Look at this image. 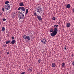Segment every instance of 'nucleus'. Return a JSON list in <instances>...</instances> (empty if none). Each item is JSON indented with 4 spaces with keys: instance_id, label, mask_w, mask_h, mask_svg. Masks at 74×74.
Segmentation results:
<instances>
[{
    "instance_id": "a878e982",
    "label": "nucleus",
    "mask_w": 74,
    "mask_h": 74,
    "mask_svg": "<svg viewBox=\"0 0 74 74\" xmlns=\"http://www.w3.org/2000/svg\"><path fill=\"white\" fill-rule=\"evenodd\" d=\"M21 7H19L18 9V10H21Z\"/></svg>"
},
{
    "instance_id": "2f4dec72",
    "label": "nucleus",
    "mask_w": 74,
    "mask_h": 74,
    "mask_svg": "<svg viewBox=\"0 0 74 74\" xmlns=\"http://www.w3.org/2000/svg\"><path fill=\"white\" fill-rule=\"evenodd\" d=\"M29 70H30V72H31L32 71V69H29Z\"/></svg>"
},
{
    "instance_id": "4be33fe9",
    "label": "nucleus",
    "mask_w": 74,
    "mask_h": 74,
    "mask_svg": "<svg viewBox=\"0 0 74 74\" xmlns=\"http://www.w3.org/2000/svg\"><path fill=\"white\" fill-rule=\"evenodd\" d=\"M3 14L2 13L0 12V16H2Z\"/></svg>"
},
{
    "instance_id": "cd10ccee",
    "label": "nucleus",
    "mask_w": 74,
    "mask_h": 74,
    "mask_svg": "<svg viewBox=\"0 0 74 74\" xmlns=\"http://www.w3.org/2000/svg\"><path fill=\"white\" fill-rule=\"evenodd\" d=\"M2 11L3 12H4V8H2Z\"/></svg>"
},
{
    "instance_id": "e433bc0d",
    "label": "nucleus",
    "mask_w": 74,
    "mask_h": 74,
    "mask_svg": "<svg viewBox=\"0 0 74 74\" xmlns=\"http://www.w3.org/2000/svg\"><path fill=\"white\" fill-rule=\"evenodd\" d=\"M7 54H9V52L8 51L7 52Z\"/></svg>"
},
{
    "instance_id": "f257e3e1",
    "label": "nucleus",
    "mask_w": 74,
    "mask_h": 74,
    "mask_svg": "<svg viewBox=\"0 0 74 74\" xmlns=\"http://www.w3.org/2000/svg\"><path fill=\"white\" fill-rule=\"evenodd\" d=\"M54 31L53 32L50 34V35L51 37H54V36H56V34H57V30H58L57 28L58 27V25H54Z\"/></svg>"
},
{
    "instance_id": "ddd939ff",
    "label": "nucleus",
    "mask_w": 74,
    "mask_h": 74,
    "mask_svg": "<svg viewBox=\"0 0 74 74\" xmlns=\"http://www.w3.org/2000/svg\"><path fill=\"white\" fill-rule=\"evenodd\" d=\"M71 25L70 23H68L66 24V26L67 27H70Z\"/></svg>"
},
{
    "instance_id": "9b49d317",
    "label": "nucleus",
    "mask_w": 74,
    "mask_h": 74,
    "mask_svg": "<svg viewBox=\"0 0 74 74\" xmlns=\"http://www.w3.org/2000/svg\"><path fill=\"white\" fill-rule=\"evenodd\" d=\"M52 66L53 67H55L56 66V64L54 63H52Z\"/></svg>"
},
{
    "instance_id": "72a5a7b5",
    "label": "nucleus",
    "mask_w": 74,
    "mask_h": 74,
    "mask_svg": "<svg viewBox=\"0 0 74 74\" xmlns=\"http://www.w3.org/2000/svg\"><path fill=\"white\" fill-rule=\"evenodd\" d=\"M71 56H72V58H73V56H74V55L72 54Z\"/></svg>"
},
{
    "instance_id": "5701e85b",
    "label": "nucleus",
    "mask_w": 74,
    "mask_h": 74,
    "mask_svg": "<svg viewBox=\"0 0 74 74\" xmlns=\"http://www.w3.org/2000/svg\"><path fill=\"white\" fill-rule=\"evenodd\" d=\"M34 14L35 16H37V14H36V12H35V13H34Z\"/></svg>"
},
{
    "instance_id": "f704fd0d",
    "label": "nucleus",
    "mask_w": 74,
    "mask_h": 74,
    "mask_svg": "<svg viewBox=\"0 0 74 74\" xmlns=\"http://www.w3.org/2000/svg\"><path fill=\"white\" fill-rule=\"evenodd\" d=\"M72 11L73 12H74V8H73L72 10Z\"/></svg>"
},
{
    "instance_id": "bb28decb",
    "label": "nucleus",
    "mask_w": 74,
    "mask_h": 74,
    "mask_svg": "<svg viewBox=\"0 0 74 74\" xmlns=\"http://www.w3.org/2000/svg\"><path fill=\"white\" fill-rule=\"evenodd\" d=\"M25 74V72H22L21 73V74Z\"/></svg>"
},
{
    "instance_id": "9d476101",
    "label": "nucleus",
    "mask_w": 74,
    "mask_h": 74,
    "mask_svg": "<svg viewBox=\"0 0 74 74\" xmlns=\"http://www.w3.org/2000/svg\"><path fill=\"white\" fill-rule=\"evenodd\" d=\"M16 14H17L16 12H14L12 13V15H13V16H15V15Z\"/></svg>"
},
{
    "instance_id": "f3484780",
    "label": "nucleus",
    "mask_w": 74,
    "mask_h": 74,
    "mask_svg": "<svg viewBox=\"0 0 74 74\" xmlns=\"http://www.w3.org/2000/svg\"><path fill=\"white\" fill-rule=\"evenodd\" d=\"M23 38L24 39H26L27 38V36H26V35H25L24 36H23Z\"/></svg>"
},
{
    "instance_id": "c9c22d12",
    "label": "nucleus",
    "mask_w": 74,
    "mask_h": 74,
    "mask_svg": "<svg viewBox=\"0 0 74 74\" xmlns=\"http://www.w3.org/2000/svg\"><path fill=\"white\" fill-rule=\"evenodd\" d=\"M67 49V48H66V47H64V49Z\"/></svg>"
},
{
    "instance_id": "1a4fd4ad",
    "label": "nucleus",
    "mask_w": 74,
    "mask_h": 74,
    "mask_svg": "<svg viewBox=\"0 0 74 74\" xmlns=\"http://www.w3.org/2000/svg\"><path fill=\"white\" fill-rule=\"evenodd\" d=\"M26 39L28 41H30V37L29 36H27Z\"/></svg>"
},
{
    "instance_id": "a19ab883",
    "label": "nucleus",
    "mask_w": 74,
    "mask_h": 74,
    "mask_svg": "<svg viewBox=\"0 0 74 74\" xmlns=\"http://www.w3.org/2000/svg\"><path fill=\"white\" fill-rule=\"evenodd\" d=\"M39 12H41V11H39Z\"/></svg>"
},
{
    "instance_id": "b1692460",
    "label": "nucleus",
    "mask_w": 74,
    "mask_h": 74,
    "mask_svg": "<svg viewBox=\"0 0 74 74\" xmlns=\"http://www.w3.org/2000/svg\"><path fill=\"white\" fill-rule=\"evenodd\" d=\"M37 12H39V14H41L42 13V12H39V10H38Z\"/></svg>"
},
{
    "instance_id": "412c9836",
    "label": "nucleus",
    "mask_w": 74,
    "mask_h": 74,
    "mask_svg": "<svg viewBox=\"0 0 74 74\" xmlns=\"http://www.w3.org/2000/svg\"><path fill=\"white\" fill-rule=\"evenodd\" d=\"M8 3H9V1H6L5 2V4H8Z\"/></svg>"
},
{
    "instance_id": "f03ea898",
    "label": "nucleus",
    "mask_w": 74,
    "mask_h": 74,
    "mask_svg": "<svg viewBox=\"0 0 74 74\" xmlns=\"http://www.w3.org/2000/svg\"><path fill=\"white\" fill-rule=\"evenodd\" d=\"M18 16L19 19H25V15L22 13L19 14Z\"/></svg>"
},
{
    "instance_id": "4468645a",
    "label": "nucleus",
    "mask_w": 74,
    "mask_h": 74,
    "mask_svg": "<svg viewBox=\"0 0 74 74\" xmlns=\"http://www.w3.org/2000/svg\"><path fill=\"white\" fill-rule=\"evenodd\" d=\"M41 9L42 10V9H41L40 7H38L36 8L37 10H40Z\"/></svg>"
},
{
    "instance_id": "2eb2a0df",
    "label": "nucleus",
    "mask_w": 74,
    "mask_h": 74,
    "mask_svg": "<svg viewBox=\"0 0 74 74\" xmlns=\"http://www.w3.org/2000/svg\"><path fill=\"white\" fill-rule=\"evenodd\" d=\"M11 40H8L5 42V43L6 44H9L10 42H11Z\"/></svg>"
},
{
    "instance_id": "a211bd4d",
    "label": "nucleus",
    "mask_w": 74,
    "mask_h": 74,
    "mask_svg": "<svg viewBox=\"0 0 74 74\" xmlns=\"http://www.w3.org/2000/svg\"><path fill=\"white\" fill-rule=\"evenodd\" d=\"M29 12V10H28V9H27L26 10V12H25V14H28V12Z\"/></svg>"
},
{
    "instance_id": "6e6552de",
    "label": "nucleus",
    "mask_w": 74,
    "mask_h": 74,
    "mask_svg": "<svg viewBox=\"0 0 74 74\" xmlns=\"http://www.w3.org/2000/svg\"><path fill=\"white\" fill-rule=\"evenodd\" d=\"M19 5L20 6V7H21L22 6H24V5L23 4V2H21L20 3H19Z\"/></svg>"
},
{
    "instance_id": "39448f33",
    "label": "nucleus",
    "mask_w": 74,
    "mask_h": 74,
    "mask_svg": "<svg viewBox=\"0 0 74 74\" xmlns=\"http://www.w3.org/2000/svg\"><path fill=\"white\" fill-rule=\"evenodd\" d=\"M37 18L39 21H40L42 20L41 17L40 16L37 15Z\"/></svg>"
},
{
    "instance_id": "473e14b6",
    "label": "nucleus",
    "mask_w": 74,
    "mask_h": 74,
    "mask_svg": "<svg viewBox=\"0 0 74 74\" xmlns=\"http://www.w3.org/2000/svg\"><path fill=\"white\" fill-rule=\"evenodd\" d=\"M72 64L73 66H74V61H73L72 62Z\"/></svg>"
},
{
    "instance_id": "423d86ee",
    "label": "nucleus",
    "mask_w": 74,
    "mask_h": 74,
    "mask_svg": "<svg viewBox=\"0 0 74 74\" xmlns=\"http://www.w3.org/2000/svg\"><path fill=\"white\" fill-rule=\"evenodd\" d=\"M66 8H70L71 7V6L70 4H68L67 5H66Z\"/></svg>"
},
{
    "instance_id": "58836bf2",
    "label": "nucleus",
    "mask_w": 74,
    "mask_h": 74,
    "mask_svg": "<svg viewBox=\"0 0 74 74\" xmlns=\"http://www.w3.org/2000/svg\"><path fill=\"white\" fill-rule=\"evenodd\" d=\"M40 11H42V10H41V9H40Z\"/></svg>"
},
{
    "instance_id": "7ed1b4c3",
    "label": "nucleus",
    "mask_w": 74,
    "mask_h": 74,
    "mask_svg": "<svg viewBox=\"0 0 74 74\" xmlns=\"http://www.w3.org/2000/svg\"><path fill=\"white\" fill-rule=\"evenodd\" d=\"M10 5L9 4H7L5 6V8L7 10H8L10 9Z\"/></svg>"
},
{
    "instance_id": "0eeeda50",
    "label": "nucleus",
    "mask_w": 74,
    "mask_h": 74,
    "mask_svg": "<svg viewBox=\"0 0 74 74\" xmlns=\"http://www.w3.org/2000/svg\"><path fill=\"white\" fill-rule=\"evenodd\" d=\"M15 40H13L10 43V44H15Z\"/></svg>"
},
{
    "instance_id": "c85d7f7f",
    "label": "nucleus",
    "mask_w": 74,
    "mask_h": 74,
    "mask_svg": "<svg viewBox=\"0 0 74 74\" xmlns=\"http://www.w3.org/2000/svg\"><path fill=\"white\" fill-rule=\"evenodd\" d=\"M52 19H53V20H55V17H53Z\"/></svg>"
},
{
    "instance_id": "c756f323",
    "label": "nucleus",
    "mask_w": 74,
    "mask_h": 74,
    "mask_svg": "<svg viewBox=\"0 0 74 74\" xmlns=\"http://www.w3.org/2000/svg\"><path fill=\"white\" fill-rule=\"evenodd\" d=\"M38 63H40L41 62V60H38Z\"/></svg>"
},
{
    "instance_id": "393cba45",
    "label": "nucleus",
    "mask_w": 74,
    "mask_h": 74,
    "mask_svg": "<svg viewBox=\"0 0 74 74\" xmlns=\"http://www.w3.org/2000/svg\"><path fill=\"white\" fill-rule=\"evenodd\" d=\"M2 20L3 21H6V19L5 18H3Z\"/></svg>"
},
{
    "instance_id": "f8f14e48",
    "label": "nucleus",
    "mask_w": 74,
    "mask_h": 74,
    "mask_svg": "<svg viewBox=\"0 0 74 74\" xmlns=\"http://www.w3.org/2000/svg\"><path fill=\"white\" fill-rule=\"evenodd\" d=\"M21 10L23 11H25V8H24L23 7H21Z\"/></svg>"
},
{
    "instance_id": "aec40b11",
    "label": "nucleus",
    "mask_w": 74,
    "mask_h": 74,
    "mask_svg": "<svg viewBox=\"0 0 74 74\" xmlns=\"http://www.w3.org/2000/svg\"><path fill=\"white\" fill-rule=\"evenodd\" d=\"M53 29H51L50 30V33H53Z\"/></svg>"
},
{
    "instance_id": "20e7f679",
    "label": "nucleus",
    "mask_w": 74,
    "mask_h": 74,
    "mask_svg": "<svg viewBox=\"0 0 74 74\" xmlns=\"http://www.w3.org/2000/svg\"><path fill=\"white\" fill-rule=\"evenodd\" d=\"M41 42L43 44H46L47 43V39L45 38L44 39H42L41 40Z\"/></svg>"
},
{
    "instance_id": "7c9ffc66",
    "label": "nucleus",
    "mask_w": 74,
    "mask_h": 74,
    "mask_svg": "<svg viewBox=\"0 0 74 74\" xmlns=\"http://www.w3.org/2000/svg\"><path fill=\"white\" fill-rule=\"evenodd\" d=\"M12 40L14 39V37H13V36H12Z\"/></svg>"
},
{
    "instance_id": "4c0bfd02",
    "label": "nucleus",
    "mask_w": 74,
    "mask_h": 74,
    "mask_svg": "<svg viewBox=\"0 0 74 74\" xmlns=\"http://www.w3.org/2000/svg\"><path fill=\"white\" fill-rule=\"evenodd\" d=\"M42 52H45V51H42Z\"/></svg>"
},
{
    "instance_id": "6ab92c4d",
    "label": "nucleus",
    "mask_w": 74,
    "mask_h": 74,
    "mask_svg": "<svg viewBox=\"0 0 74 74\" xmlns=\"http://www.w3.org/2000/svg\"><path fill=\"white\" fill-rule=\"evenodd\" d=\"M64 66H65V63H63L62 64V67H64Z\"/></svg>"
},
{
    "instance_id": "ea45409f",
    "label": "nucleus",
    "mask_w": 74,
    "mask_h": 74,
    "mask_svg": "<svg viewBox=\"0 0 74 74\" xmlns=\"http://www.w3.org/2000/svg\"><path fill=\"white\" fill-rule=\"evenodd\" d=\"M0 54H1V51H0Z\"/></svg>"
},
{
    "instance_id": "dca6fc26",
    "label": "nucleus",
    "mask_w": 74,
    "mask_h": 74,
    "mask_svg": "<svg viewBox=\"0 0 74 74\" xmlns=\"http://www.w3.org/2000/svg\"><path fill=\"white\" fill-rule=\"evenodd\" d=\"M2 32H5V27H2Z\"/></svg>"
}]
</instances>
